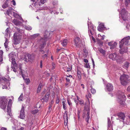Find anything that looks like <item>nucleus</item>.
<instances>
[{
	"instance_id": "35",
	"label": "nucleus",
	"mask_w": 130,
	"mask_h": 130,
	"mask_svg": "<svg viewBox=\"0 0 130 130\" xmlns=\"http://www.w3.org/2000/svg\"><path fill=\"white\" fill-rule=\"evenodd\" d=\"M23 97V94L22 93L20 97H19L18 98V100L19 101H22V99Z\"/></svg>"
},
{
	"instance_id": "55",
	"label": "nucleus",
	"mask_w": 130,
	"mask_h": 130,
	"mask_svg": "<svg viewBox=\"0 0 130 130\" xmlns=\"http://www.w3.org/2000/svg\"><path fill=\"white\" fill-rule=\"evenodd\" d=\"M11 2L12 3V4L14 5H16V3L15 1L14 0H12Z\"/></svg>"
},
{
	"instance_id": "25",
	"label": "nucleus",
	"mask_w": 130,
	"mask_h": 130,
	"mask_svg": "<svg viewBox=\"0 0 130 130\" xmlns=\"http://www.w3.org/2000/svg\"><path fill=\"white\" fill-rule=\"evenodd\" d=\"M35 3L34 4V6L36 8H38L39 6H40L41 4L40 3V2H38L37 1H35Z\"/></svg>"
},
{
	"instance_id": "52",
	"label": "nucleus",
	"mask_w": 130,
	"mask_h": 130,
	"mask_svg": "<svg viewBox=\"0 0 130 130\" xmlns=\"http://www.w3.org/2000/svg\"><path fill=\"white\" fill-rule=\"evenodd\" d=\"M11 68L13 69V71L14 72H17V70L15 69V68L13 67V66H12Z\"/></svg>"
},
{
	"instance_id": "43",
	"label": "nucleus",
	"mask_w": 130,
	"mask_h": 130,
	"mask_svg": "<svg viewBox=\"0 0 130 130\" xmlns=\"http://www.w3.org/2000/svg\"><path fill=\"white\" fill-rule=\"evenodd\" d=\"M91 92L92 93V94H94L96 92L95 90L92 88L91 89Z\"/></svg>"
},
{
	"instance_id": "33",
	"label": "nucleus",
	"mask_w": 130,
	"mask_h": 130,
	"mask_svg": "<svg viewBox=\"0 0 130 130\" xmlns=\"http://www.w3.org/2000/svg\"><path fill=\"white\" fill-rule=\"evenodd\" d=\"M111 121L109 118H108V127H110L111 126Z\"/></svg>"
},
{
	"instance_id": "53",
	"label": "nucleus",
	"mask_w": 130,
	"mask_h": 130,
	"mask_svg": "<svg viewBox=\"0 0 130 130\" xmlns=\"http://www.w3.org/2000/svg\"><path fill=\"white\" fill-rule=\"evenodd\" d=\"M66 80L67 82L70 83V79L68 77V76H67V77L66 78Z\"/></svg>"
},
{
	"instance_id": "32",
	"label": "nucleus",
	"mask_w": 130,
	"mask_h": 130,
	"mask_svg": "<svg viewBox=\"0 0 130 130\" xmlns=\"http://www.w3.org/2000/svg\"><path fill=\"white\" fill-rule=\"evenodd\" d=\"M13 8L11 7H10L7 10V13L8 15H9L10 13L11 12V11H13Z\"/></svg>"
},
{
	"instance_id": "3",
	"label": "nucleus",
	"mask_w": 130,
	"mask_h": 130,
	"mask_svg": "<svg viewBox=\"0 0 130 130\" xmlns=\"http://www.w3.org/2000/svg\"><path fill=\"white\" fill-rule=\"evenodd\" d=\"M126 100L125 96L123 93L120 92L118 97V101L121 105H124V101Z\"/></svg>"
},
{
	"instance_id": "39",
	"label": "nucleus",
	"mask_w": 130,
	"mask_h": 130,
	"mask_svg": "<svg viewBox=\"0 0 130 130\" xmlns=\"http://www.w3.org/2000/svg\"><path fill=\"white\" fill-rule=\"evenodd\" d=\"M64 116L66 115V119H67V120H66L67 122H66V121H65V120L64 121V123H65H65H66V124L67 125V123L68 122V117L67 116V114L66 113H64Z\"/></svg>"
},
{
	"instance_id": "26",
	"label": "nucleus",
	"mask_w": 130,
	"mask_h": 130,
	"mask_svg": "<svg viewBox=\"0 0 130 130\" xmlns=\"http://www.w3.org/2000/svg\"><path fill=\"white\" fill-rule=\"evenodd\" d=\"M129 63L127 62H125L123 66V68L125 69L129 67Z\"/></svg>"
},
{
	"instance_id": "13",
	"label": "nucleus",
	"mask_w": 130,
	"mask_h": 130,
	"mask_svg": "<svg viewBox=\"0 0 130 130\" xmlns=\"http://www.w3.org/2000/svg\"><path fill=\"white\" fill-rule=\"evenodd\" d=\"M105 29V27H104V24L103 23L100 24L98 28V30L99 31H102L104 30Z\"/></svg>"
},
{
	"instance_id": "17",
	"label": "nucleus",
	"mask_w": 130,
	"mask_h": 130,
	"mask_svg": "<svg viewBox=\"0 0 130 130\" xmlns=\"http://www.w3.org/2000/svg\"><path fill=\"white\" fill-rule=\"evenodd\" d=\"M88 95H86V97L88 99V101L86 102V103H85V107H89L90 106V103L89 102V99L88 97Z\"/></svg>"
},
{
	"instance_id": "5",
	"label": "nucleus",
	"mask_w": 130,
	"mask_h": 130,
	"mask_svg": "<svg viewBox=\"0 0 130 130\" xmlns=\"http://www.w3.org/2000/svg\"><path fill=\"white\" fill-rule=\"evenodd\" d=\"M88 31L89 34V36H90V33L91 34V35H92V34L91 31V30L92 31H95V27L94 26L91 22H90V23H89V21L88 22Z\"/></svg>"
},
{
	"instance_id": "9",
	"label": "nucleus",
	"mask_w": 130,
	"mask_h": 130,
	"mask_svg": "<svg viewBox=\"0 0 130 130\" xmlns=\"http://www.w3.org/2000/svg\"><path fill=\"white\" fill-rule=\"evenodd\" d=\"M75 44L77 47H79L82 42L80 38L78 37L76 38L74 40Z\"/></svg>"
},
{
	"instance_id": "19",
	"label": "nucleus",
	"mask_w": 130,
	"mask_h": 130,
	"mask_svg": "<svg viewBox=\"0 0 130 130\" xmlns=\"http://www.w3.org/2000/svg\"><path fill=\"white\" fill-rule=\"evenodd\" d=\"M68 42L67 40L65 39L63 40L61 42V44L63 46H64L67 45Z\"/></svg>"
},
{
	"instance_id": "16",
	"label": "nucleus",
	"mask_w": 130,
	"mask_h": 130,
	"mask_svg": "<svg viewBox=\"0 0 130 130\" xmlns=\"http://www.w3.org/2000/svg\"><path fill=\"white\" fill-rule=\"evenodd\" d=\"M40 42H41V45L40 46V47L41 49L43 48L46 44V42L44 41H43V39H41L40 40Z\"/></svg>"
},
{
	"instance_id": "36",
	"label": "nucleus",
	"mask_w": 130,
	"mask_h": 130,
	"mask_svg": "<svg viewBox=\"0 0 130 130\" xmlns=\"http://www.w3.org/2000/svg\"><path fill=\"white\" fill-rule=\"evenodd\" d=\"M9 56L10 58H14V56H16L14 55L13 53H11L9 54Z\"/></svg>"
},
{
	"instance_id": "54",
	"label": "nucleus",
	"mask_w": 130,
	"mask_h": 130,
	"mask_svg": "<svg viewBox=\"0 0 130 130\" xmlns=\"http://www.w3.org/2000/svg\"><path fill=\"white\" fill-rule=\"evenodd\" d=\"M91 60L93 63V68H94L95 66L94 62V61L93 59L92 58Z\"/></svg>"
},
{
	"instance_id": "24",
	"label": "nucleus",
	"mask_w": 130,
	"mask_h": 130,
	"mask_svg": "<svg viewBox=\"0 0 130 130\" xmlns=\"http://www.w3.org/2000/svg\"><path fill=\"white\" fill-rule=\"evenodd\" d=\"M98 50L100 53H101L103 55H104L105 53V51L103 50L101 48H98Z\"/></svg>"
},
{
	"instance_id": "41",
	"label": "nucleus",
	"mask_w": 130,
	"mask_h": 130,
	"mask_svg": "<svg viewBox=\"0 0 130 130\" xmlns=\"http://www.w3.org/2000/svg\"><path fill=\"white\" fill-rule=\"evenodd\" d=\"M47 0H40V3L41 4H44L46 2Z\"/></svg>"
},
{
	"instance_id": "60",
	"label": "nucleus",
	"mask_w": 130,
	"mask_h": 130,
	"mask_svg": "<svg viewBox=\"0 0 130 130\" xmlns=\"http://www.w3.org/2000/svg\"><path fill=\"white\" fill-rule=\"evenodd\" d=\"M0 130H7V129L5 127H2L1 128Z\"/></svg>"
},
{
	"instance_id": "64",
	"label": "nucleus",
	"mask_w": 130,
	"mask_h": 130,
	"mask_svg": "<svg viewBox=\"0 0 130 130\" xmlns=\"http://www.w3.org/2000/svg\"><path fill=\"white\" fill-rule=\"evenodd\" d=\"M127 90L130 91V86H129L127 88Z\"/></svg>"
},
{
	"instance_id": "8",
	"label": "nucleus",
	"mask_w": 130,
	"mask_h": 130,
	"mask_svg": "<svg viewBox=\"0 0 130 130\" xmlns=\"http://www.w3.org/2000/svg\"><path fill=\"white\" fill-rule=\"evenodd\" d=\"M117 115L118 116V119H118L122 122L123 124H124V120L125 118V116L124 113L120 112L118 113Z\"/></svg>"
},
{
	"instance_id": "27",
	"label": "nucleus",
	"mask_w": 130,
	"mask_h": 130,
	"mask_svg": "<svg viewBox=\"0 0 130 130\" xmlns=\"http://www.w3.org/2000/svg\"><path fill=\"white\" fill-rule=\"evenodd\" d=\"M116 60L117 62L119 64L123 62L122 59L121 58H118V57L116 59Z\"/></svg>"
},
{
	"instance_id": "29",
	"label": "nucleus",
	"mask_w": 130,
	"mask_h": 130,
	"mask_svg": "<svg viewBox=\"0 0 130 130\" xmlns=\"http://www.w3.org/2000/svg\"><path fill=\"white\" fill-rule=\"evenodd\" d=\"M123 0H122L123 1ZM130 3V0H125V5L126 7H127L128 4Z\"/></svg>"
},
{
	"instance_id": "7",
	"label": "nucleus",
	"mask_w": 130,
	"mask_h": 130,
	"mask_svg": "<svg viewBox=\"0 0 130 130\" xmlns=\"http://www.w3.org/2000/svg\"><path fill=\"white\" fill-rule=\"evenodd\" d=\"M20 38L19 36V34L15 32L13 35V41L14 44H17L20 42Z\"/></svg>"
},
{
	"instance_id": "20",
	"label": "nucleus",
	"mask_w": 130,
	"mask_h": 130,
	"mask_svg": "<svg viewBox=\"0 0 130 130\" xmlns=\"http://www.w3.org/2000/svg\"><path fill=\"white\" fill-rule=\"evenodd\" d=\"M13 22L17 26L20 25L21 23L20 21L15 19L13 20Z\"/></svg>"
},
{
	"instance_id": "15",
	"label": "nucleus",
	"mask_w": 130,
	"mask_h": 130,
	"mask_svg": "<svg viewBox=\"0 0 130 130\" xmlns=\"http://www.w3.org/2000/svg\"><path fill=\"white\" fill-rule=\"evenodd\" d=\"M11 105H8L7 108V112H8V114L10 116H11Z\"/></svg>"
},
{
	"instance_id": "1",
	"label": "nucleus",
	"mask_w": 130,
	"mask_h": 130,
	"mask_svg": "<svg viewBox=\"0 0 130 130\" xmlns=\"http://www.w3.org/2000/svg\"><path fill=\"white\" fill-rule=\"evenodd\" d=\"M130 39V37L129 36L123 39L120 42L119 47L120 49L119 50L120 53L122 54L127 52V48L125 45H129L128 42Z\"/></svg>"
},
{
	"instance_id": "23",
	"label": "nucleus",
	"mask_w": 130,
	"mask_h": 130,
	"mask_svg": "<svg viewBox=\"0 0 130 130\" xmlns=\"http://www.w3.org/2000/svg\"><path fill=\"white\" fill-rule=\"evenodd\" d=\"M49 98H48L47 97H43L41 99V100L42 102H46L48 100Z\"/></svg>"
},
{
	"instance_id": "28",
	"label": "nucleus",
	"mask_w": 130,
	"mask_h": 130,
	"mask_svg": "<svg viewBox=\"0 0 130 130\" xmlns=\"http://www.w3.org/2000/svg\"><path fill=\"white\" fill-rule=\"evenodd\" d=\"M12 63L13 64V66H15L16 65V63L15 61V59L14 58H11Z\"/></svg>"
},
{
	"instance_id": "51",
	"label": "nucleus",
	"mask_w": 130,
	"mask_h": 130,
	"mask_svg": "<svg viewBox=\"0 0 130 130\" xmlns=\"http://www.w3.org/2000/svg\"><path fill=\"white\" fill-rule=\"evenodd\" d=\"M3 53L2 50H0V56L3 57Z\"/></svg>"
},
{
	"instance_id": "18",
	"label": "nucleus",
	"mask_w": 130,
	"mask_h": 130,
	"mask_svg": "<svg viewBox=\"0 0 130 130\" xmlns=\"http://www.w3.org/2000/svg\"><path fill=\"white\" fill-rule=\"evenodd\" d=\"M77 74L78 76V79L79 80L81 79L82 77V74L81 72L79 70H77Z\"/></svg>"
},
{
	"instance_id": "45",
	"label": "nucleus",
	"mask_w": 130,
	"mask_h": 130,
	"mask_svg": "<svg viewBox=\"0 0 130 130\" xmlns=\"http://www.w3.org/2000/svg\"><path fill=\"white\" fill-rule=\"evenodd\" d=\"M67 102L68 104L70 106L72 105V103L70 100L69 99L67 100Z\"/></svg>"
},
{
	"instance_id": "46",
	"label": "nucleus",
	"mask_w": 130,
	"mask_h": 130,
	"mask_svg": "<svg viewBox=\"0 0 130 130\" xmlns=\"http://www.w3.org/2000/svg\"><path fill=\"white\" fill-rule=\"evenodd\" d=\"M16 29L17 31L19 33H20L22 31V30L21 29H20L18 27H16Z\"/></svg>"
},
{
	"instance_id": "34",
	"label": "nucleus",
	"mask_w": 130,
	"mask_h": 130,
	"mask_svg": "<svg viewBox=\"0 0 130 130\" xmlns=\"http://www.w3.org/2000/svg\"><path fill=\"white\" fill-rule=\"evenodd\" d=\"M25 28L26 30H31L32 29V28L31 27L29 26H26L25 27Z\"/></svg>"
},
{
	"instance_id": "4",
	"label": "nucleus",
	"mask_w": 130,
	"mask_h": 130,
	"mask_svg": "<svg viewBox=\"0 0 130 130\" xmlns=\"http://www.w3.org/2000/svg\"><path fill=\"white\" fill-rule=\"evenodd\" d=\"M7 101V99L5 97L0 98V106L2 109H5L6 108Z\"/></svg>"
},
{
	"instance_id": "31",
	"label": "nucleus",
	"mask_w": 130,
	"mask_h": 130,
	"mask_svg": "<svg viewBox=\"0 0 130 130\" xmlns=\"http://www.w3.org/2000/svg\"><path fill=\"white\" fill-rule=\"evenodd\" d=\"M117 45V44L116 42L112 43V46L110 47V48L111 49H113Z\"/></svg>"
},
{
	"instance_id": "47",
	"label": "nucleus",
	"mask_w": 130,
	"mask_h": 130,
	"mask_svg": "<svg viewBox=\"0 0 130 130\" xmlns=\"http://www.w3.org/2000/svg\"><path fill=\"white\" fill-rule=\"evenodd\" d=\"M90 117L89 116H86V121L88 123L89 120V119Z\"/></svg>"
},
{
	"instance_id": "42",
	"label": "nucleus",
	"mask_w": 130,
	"mask_h": 130,
	"mask_svg": "<svg viewBox=\"0 0 130 130\" xmlns=\"http://www.w3.org/2000/svg\"><path fill=\"white\" fill-rule=\"evenodd\" d=\"M41 86L39 85L38 86V88L37 90V93H39L40 90L41 89Z\"/></svg>"
},
{
	"instance_id": "58",
	"label": "nucleus",
	"mask_w": 130,
	"mask_h": 130,
	"mask_svg": "<svg viewBox=\"0 0 130 130\" xmlns=\"http://www.w3.org/2000/svg\"><path fill=\"white\" fill-rule=\"evenodd\" d=\"M52 69H54L55 68V64L54 63H53L52 64Z\"/></svg>"
},
{
	"instance_id": "62",
	"label": "nucleus",
	"mask_w": 130,
	"mask_h": 130,
	"mask_svg": "<svg viewBox=\"0 0 130 130\" xmlns=\"http://www.w3.org/2000/svg\"><path fill=\"white\" fill-rule=\"evenodd\" d=\"M84 61L85 63H88V60L86 59H84Z\"/></svg>"
},
{
	"instance_id": "12",
	"label": "nucleus",
	"mask_w": 130,
	"mask_h": 130,
	"mask_svg": "<svg viewBox=\"0 0 130 130\" xmlns=\"http://www.w3.org/2000/svg\"><path fill=\"white\" fill-rule=\"evenodd\" d=\"M106 87L108 91H111L113 90V86L111 83H108L106 85Z\"/></svg>"
},
{
	"instance_id": "30",
	"label": "nucleus",
	"mask_w": 130,
	"mask_h": 130,
	"mask_svg": "<svg viewBox=\"0 0 130 130\" xmlns=\"http://www.w3.org/2000/svg\"><path fill=\"white\" fill-rule=\"evenodd\" d=\"M8 6V4L7 2V1L4 3L2 6L3 8H5L7 7Z\"/></svg>"
},
{
	"instance_id": "63",
	"label": "nucleus",
	"mask_w": 130,
	"mask_h": 130,
	"mask_svg": "<svg viewBox=\"0 0 130 130\" xmlns=\"http://www.w3.org/2000/svg\"><path fill=\"white\" fill-rule=\"evenodd\" d=\"M24 127H21L20 128L18 129L17 130H24Z\"/></svg>"
},
{
	"instance_id": "56",
	"label": "nucleus",
	"mask_w": 130,
	"mask_h": 130,
	"mask_svg": "<svg viewBox=\"0 0 130 130\" xmlns=\"http://www.w3.org/2000/svg\"><path fill=\"white\" fill-rule=\"evenodd\" d=\"M85 67L86 68H89L90 67V66L89 64L86 63L85 65Z\"/></svg>"
},
{
	"instance_id": "6",
	"label": "nucleus",
	"mask_w": 130,
	"mask_h": 130,
	"mask_svg": "<svg viewBox=\"0 0 130 130\" xmlns=\"http://www.w3.org/2000/svg\"><path fill=\"white\" fill-rule=\"evenodd\" d=\"M121 14L122 17L124 21H125L127 17V12L125 10V8H123V7H121Z\"/></svg>"
},
{
	"instance_id": "44",
	"label": "nucleus",
	"mask_w": 130,
	"mask_h": 130,
	"mask_svg": "<svg viewBox=\"0 0 130 130\" xmlns=\"http://www.w3.org/2000/svg\"><path fill=\"white\" fill-rule=\"evenodd\" d=\"M13 14L14 17L15 18H17L19 16V15L15 12H13Z\"/></svg>"
},
{
	"instance_id": "49",
	"label": "nucleus",
	"mask_w": 130,
	"mask_h": 130,
	"mask_svg": "<svg viewBox=\"0 0 130 130\" xmlns=\"http://www.w3.org/2000/svg\"><path fill=\"white\" fill-rule=\"evenodd\" d=\"M6 32V34L7 35L8 33L9 32V30L8 28H7L5 30Z\"/></svg>"
},
{
	"instance_id": "61",
	"label": "nucleus",
	"mask_w": 130,
	"mask_h": 130,
	"mask_svg": "<svg viewBox=\"0 0 130 130\" xmlns=\"http://www.w3.org/2000/svg\"><path fill=\"white\" fill-rule=\"evenodd\" d=\"M4 46L6 48L7 47L8 43H5L4 44Z\"/></svg>"
},
{
	"instance_id": "21",
	"label": "nucleus",
	"mask_w": 130,
	"mask_h": 130,
	"mask_svg": "<svg viewBox=\"0 0 130 130\" xmlns=\"http://www.w3.org/2000/svg\"><path fill=\"white\" fill-rule=\"evenodd\" d=\"M50 33L48 31L46 30L44 34V36L45 39H47V38L49 36Z\"/></svg>"
},
{
	"instance_id": "59",
	"label": "nucleus",
	"mask_w": 130,
	"mask_h": 130,
	"mask_svg": "<svg viewBox=\"0 0 130 130\" xmlns=\"http://www.w3.org/2000/svg\"><path fill=\"white\" fill-rule=\"evenodd\" d=\"M39 34H34L33 35V37H37V36H39Z\"/></svg>"
},
{
	"instance_id": "50",
	"label": "nucleus",
	"mask_w": 130,
	"mask_h": 130,
	"mask_svg": "<svg viewBox=\"0 0 130 130\" xmlns=\"http://www.w3.org/2000/svg\"><path fill=\"white\" fill-rule=\"evenodd\" d=\"M50 95V92H48L46 94L45 96V97H47V98H49V95Z\"/></svg>"
},
{
	"instance_id": "11",
	"label": "nucleus",
	"mask_w": 130,
	"mask_h": 130,
	"mask_svg": "<svg viewBox=\"0 0 130 130\" xmlns=\"http://www.w3.org/2000/svg\"><path fill=\"white\" fill-rule=\"evenodd\" d=\"M24 109L23 105H22V108L20 111V113L19 117L21 119H23L25 117L24 114Z\"/></svg>"
},
{
	"instance_id": "14",
	"label": "nucleus",
	"mask_w": 130,
	"mask_h": 130,
	"mask_svg": "<svg viewBox=\"0 0 130 130\" xmlns=\"http://www.w3.org/2000/svg\"><path fill=\"white\" fill-rule=\"evenodd\" d=\"M27 57L28 61L32 62L34 60V56L33 55H31L29 54H27Z\"/></svg>"
},
{
	"instance_id": "40",
	"label": "nucleus",
	"mask_w": 130,
	"mask_h": 130,
	"mask_svg": "<svg viewBox=\"0 0 130 130\" xmlns=\"http://www.w3.org/2000/svg\"><path fill=\"white\" fill-rule=\"evenodd\" d=\"M38 112V110L35 109L32 110V114H35L37 113Z\"/></svg>"
},
{
	"instance_id": "48",
	"label": "nucleus",
	"mask_w": 130,
	"mask_h": 130,
	"mask_svg": "<svg viewBox=\"0 0 130 130\" xmlns=\"http://www.w3.org/2000/svg\"><path fill=\"white\" fill-rule=\"evenodd\" d=\"M79 101L80 102V104H84V101L83 100L81 99H80Z\"/></svg>"
},
{
	"instance_id": "10",
	"label": "nucleus",
	"mask_w": 130,
	"mask_h": 130,
	"mask_svg": "<svg viewBox=\"0 0 130 130\" xmlns=\"http://www.w3.org/2000/svg\"><path fill=\"white\" fill-rule=\"evenodd\" d=\"M115 53L111 54H110L109 56V57L111 59L113 60H115L119 57Z\"/></svg>"
},
{
	"instance_id": "57",
	"label": "nucleus",
	"mask_w": 130,
	"mask_h": 130,
	"mask_svg": "<svg viewBox=\"0 0 130 130\" xmlns=\"http://www.w3.org/2000/svg\"><path fill=\"white\" fill-rule=\"evenodd\" d=\"M40 67L41 68H42V60L40 61Z\"/></svg>"
},
{
	"instance_id": "22",
	"label": "nucleus",
	"mask_w": 130,
	"mask_h": 130,
	"mask_svg": "<svg viewBox=\"0 0 130 130\" xmlns=\"http://www.w3.org/2000/svg\"><path fill=\"white\" fill-rule=\"evenodd\" d=\"M130 121V116H128L127 117L126 119V121H124V123H126L127 124H129V122Z\"/></svg>"
},
{
	"instance_id": "37",
	"label": "nucleus",
	"mask_w": 130,
	"mask_h": 130,
	"mask_svg": "<svg viewBox=\"0 0 130 130\" xmlns=\"http://www.w3.org/2000/svg\"><path fill=\"white\" fill-rule=\"evenodd\" d=\"M98 44L100 46H103V42L100 40H99Z\"/></svg>"
},
{
	"instance_id": "2",
	"label": "nucleus",
	"mask_w": 130,
	"mask_h": 130,
	"mask_svg": "<svg viewBox=\"0 0 130 130\" xmlns=\"http://www.w3.org/2000/svg\"><path fill=\"white\" fill-rule=\"evenodd\" d=\"M129 78L128 75L125 74L121 75L120 78L121 84L123 86L126 85L129 82Z\"/></svg>"
},
{
	"instance_id": "38",
	"label": "nucleus",
	"mask_w": 130,
	"mask_h": 130,
	"mask_svg": "<svg viewBox=\"0 0 130 130\" xmlns=\"http://www.w3.org/2000/svg\"><path fill=\"white\" fill-rule=\"evenodd\" d=\"M62 104L63 108L65 110L66 109V104L64 101H63L62 102Z\"/></svg>"
}]
</instances>
